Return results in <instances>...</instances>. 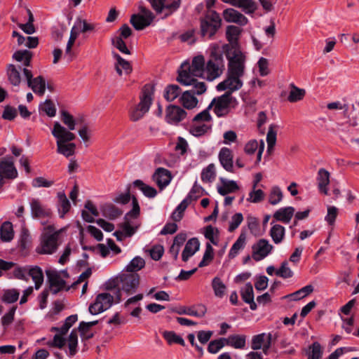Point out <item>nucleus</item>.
Wrapping results in <instances>:
<instances>
[{"label": "nucleus", "instance_id": "nucleus-1", "mask_svg": "<svg viewBox=\"0 0 359 359\" xmlns=\"http://www.w3.org/2000/svg\"><path fill=\"white\" fill-rule=\"evenodd\" d=\"M222 55L224 54L229 61L228 72L226 79L217 86L218 91L231 89L238 90L243 86L241 78L244 74L245 56L238 48L230 46L229 44L222 46Z\"/></svg>", "mask_w": 359, "mask_h": 359}, {"label": "nucleus", "instance_id": "nucleus-2", "mask_svg": "<svg viewBox=\"0 0 359 359\" xmlns=\"http://www.w3.org/2000/svg\"><path fill=\"white\" fill-rule=\"evenodd\" d=\"M205 59L203 55L194 57L191 65L183 62L178 70L177 81L183 86H187L195 81V76H203L205 72Z\"/></svg>", "mask_w": 359, "mask_h": 359}, {"label": "nucleus", "instance_id": "nucleus-3", "mask_svg": "<svg viewBox=\"0 0 359 359\" xmlns=\"http://www.w3.org/2000/svg\"><path fill=\"white\" fill-rule=\"evenodd\" d=\"M52 135L57 139V151L69 157L74 154L76 144L69 143L76 138V135L58 122H55Z\"/></svg>", "mask_w": 359, "mask_h": 359}, {"label": "nucleus", "instance_id": "nucleus-4", "mask_svg": "<svg viewBox=\"0 0 359 359\" xmlns=\"http://www.w3.org/2000/svg\"><path fill=\"white\" fill-rule=\"evenodd\" d=\"M62 231L63 229L56 230L53 224H48L44 227V231L40 238V245L36 249L37 253L52 255L55 252L60 244L59 238Z\"/></svg>", "mask_w": 359, "mask_h": 359}, {"label": "nucleus", "instance_id": "nucleus-5", "mask_svg": "<svg viewBox=\"0 0 359 359\" xmlns=\"http://www.w3.org/2000/svg\"><path fill=\"white\" fill-rule=\"evenodd\" d=\"M154 93V85L147 83L144 86L142 90V95L140 96V102L130 113V118L132 121H137L140 120L149 110L153 100Z\"/></svg>", "mask_w": 359, "mask_h": 359}, {"label": "nucleus", "instance_id": "nucleus-6", "mask_svg": "<svg viewBox=\"0 0 359 359\" xmlns=\"http://www.w3.org/2000/svg\"><path fill=\"white\" fill-rule=\"evenodd\" d=\"M201 33L203 37L211 39L222 25V19L215 11H210L200 19Z\"/></svg>", "mask_w": 359, "mask_h": 359}, {"label": "nucleus", "instance_id": "nucleus-7", "mask_svg": "<svg viewBox=\"0 0 359 359\" xmlns=\"http://www.w3.org/2000/svg\"><path fill=\"white\" fill-rule=\"evenodd\" d=\"M224 67V60L222 50L216 49L212 50L205 66V72L207 73L206 79L208 81H213L219 77L223 73Z\"/></svg>", "mask_w": 359, "mask_h": 359}, {"label": "nucleus", "instance_id": "nucleus-8", "mask_svg": "<svg viewBox=\"0 0 359 359\" xmlns=\"http://www.w3.org/2000/svg\"><path fill=\"white\" fill-rule=\"evenodd\" d=\"M227 90L222 95L214 97L209 104V109H212L216 116L219 118L226 116L231 111L230 104L233 100L231 94L235 90Z\"/></svg>", "mask_w": 359, "mask_h": 359}, {"label": "nucleus", "instance_id": "nucleus-9", "mask_svg": "<svg viewBox=\"0 0 359 359\" xmlns=\"http://www.w3.org/2000/svg\"><path fill=\"white\" fill-rule=\"evenodd\" d=\"M114 302V296L103 292L97 295L93 303L90 304L88 311L92 315H97L109 309Z\"/></svg>", "mask_w": 359, "mask_h": 359}, {"label": "nucleus", "instance_id": "nucleus-10", "mask_svg": "<svg viewBox=\"0 0 359 359\" xmlns=\"http://www.w3.org/2000/svg\"><path fill=\"white\" fill-rule=\"evenodd\" d=\"M47 283L48 287L47 289L53 294H56L62 290L68 291L70 287H66V281L63 280L60 275L55 271H46Z\"/></svg>", "mask_w": 359, "mask_h": 359}, {"label": "nucleus", "instance_id": "nucleus-11", "mask_svg": "<svg viewBox=\"0 0 359 359\" xmlns=\"http://www.w3.org/2000/svg\"><path fill=\"white\" fill-rule=\"evenodd\" d=\"M119 288L128 294L135 292L139 284L140 276L137 273H123L119 276Z\"/></svg>", "mask_w": 359, "mask_h": 359}, {"label": "nucleus", "instance_id": "nucleus-12", "mask_svg": "<svg viewBox=\"0 0 359 359\" xmlns=\"http://www.w3.org/2000/svg\"><path fill=\"white\" fill-rule=\"evenodd\" d=\"M18 176V172L14 165L12 156H8L0 161V177L6 182V180H14Z\"/></svg>", "mask_w": 359, "mask_h": 359}, {"label": "nucleus", "instance_id": "nucleus-13", "mask_svg": "<svg viewBox=\"0 0 359 359\" xmlns=\"http://www.w3.org/2000/svg\"><path fill=\"white\" fill-rule=\"evenodd\" d=\"M273 246L264 239H259L252 246V258L259 262L267 257L273 250Z\"/></svg>", "mask_w": 359, "mask_h": 359}, {"label": "nucleus", "instance_id": "nucleus-14", "mask_svg": "<svg viewBox=\"0 0 359 359\" xmlns=\"http://www.w3.org/2000/svg\"><path fill=\"white\" fill-rule=\"evenodd\" d=\"M31 214L34 219H49L52 216V211L46 205H43L37 198L30 201Z\"/></svg>", "mask_w": 359, "mask_h": 359}, {"label": "nucleus", "instance_id": "nucleus-15", "mask_svg": "<svg viewBox=\"0 0 359 359\" xmlns=\"http://www.w3.org/2000/svg\"><path fill=\"white\" fill-rule=\"evenodd\" d=\"M187 116L185 110L177 105H170L166 109L165 119L168 123L177 124Z\"/></svg>", "mask_w": 359, "mask_h": 359}, {"label": "nucleus", "instance_id": "nucleus-16", "mask_svg": "<svg viewBox=\"0 0 359 359\" xmlns=\"http://www.w3.org/2000/svg\"><path fill=\"white\" fill-rule=\"evenodd\" d=\"M152 177L159 189H163L170 184L172 175L168 170L164 168H158L156 170Z\"/></svg>", "mask_w": 359, "mask_h": 359}, {"label": "nucleus", "instance_id": "nucleus-17", "mask_svg": "<svg viewBox=\"0 0 359 359\" xmlns=\"http://www.w3.org/2000/svg\"><path fill=\"white\" fill-rule=\"evenodd\" d=\"M219 161L222 166L228 172H233V155L232 151L227 147H223L220 149L218 155Z\"/></svg>", "mask_w": 359, "mask_h": 359}, {"label": "nucleus", "instance_id": "nucleus-18", "mask_svg": "<svg viewBox=\"0 0 359 359\" xmlns=\"http://www.w3.org/2000/svg\"><path fill=\"white\" fill-rule=\"evenodd\" d=\"M200 248V242L197 238L189 239L184 247L182 253V259L183 262H187Z\"/></svg>", "mask_w": 359, "mask_h": 359}, {"label": "nucleus", "instance_id": "nucleus-19", "mask_svg": "<svg viewBox=\"0 0 359 359\" xmlns=\"http://www.w3.org/2000/svg\"><path fill=\"white\" fill-rule=\"evenodd\" d=\"M219 180L222 183V186H217V191L222 196L234 193L239 189L237 183L233 180H228L223 177H220Z\"/></svg>", "mask_w": 359, "mask_h": 359}, {"label": "nucleus", "instance_id": "nucleus-20", "mask_svg": "<svg viewBox=\"0 0 359 359\" xmlns=\"http://www.w3.org/2000/svg\"><path fill=\"white\" fill-rule=\"evenodd\" d=\"M246 336L244 334H231L224 338L226 346H230L236 349H243L246 345Z\"/></svg>", "mask_w": 359, "mask_h": 359}, {"label": "nucleus", "instance_id": "nucleus-21", "mask_svg": "<svg viewBox=\"0 0 359 359\" xmlns=\"http://www.w3.org/2000/svg\"><path fill=\"white\" fill-rule=\"evenodd\" d=\"M172 311L179 315H189L201 318L205 316L206 308L203 305H199L196 310H194L192 307H180L179 309H173Z\"/></svg>", "mask_w": 359, "mask_h": 359}, {"label": "nucleus", "instance_id": "nucleus-22", "mask_svg": "<svg viewBox=\"0 0 359 359\" xmlns=\"http://www.w3.org/2000/svg\"><path fill=\"white\" fill-rule=\"evenodd\" d=\"M294 208L291 206L281 208L275 212L273 218L277 221L288 224L294 215Z\"/></svg>", "mask_w": 359, "mask_h": 359}, {"label": "nucleus", "instance_id": "nucleus-23", "mask_svg": "<svg viewBox=\"0 0 359 359\" xmlns=\"http://www.w3.org/2000/svg\"><path fill=\"white\" fill-rule=\"evenodd\" d=\"M241 29L240 27L234 25H229L226 27V39L229 42V46L231 47L238 48V36L240 35Z\"/></svg>", "mask_w": 359, "mask_h": 359}, {"label": "nucleus", "instance_id": "nucleus-24", "mask_svg": "<svg viewBox=\"0 0 359 359\" xmlns=\"http://www.w3.org/2000/svg\"><path fill=\"white\" fill-rule=\"evenodd\" d=\"M102 215L114 220L123 214V211L113 204H105L101 208Z\"/></svg>", "mask_w": 359, "mask_h": 359}, {"label": "nucleus", "instance_id": "nucleus-25", "mask_svg": "<svg viewBox=\"0 0 359 359\" xmlns=\"http://www.w3.org/2000/svg\"><path fill=\"white\" fill-rule=\"evenodd\" d=\"M152 21L140 14H133L130 18V22L136 30H142L149 26Z\"/></svg>", "mask_w": 359, "mask_h": 359}, {"label": "nucleus", "instance_id": "nucleus-26", "mask_svg": "<svg viewBox=\"0 0 359 359\" xmlns=\"http://www.w3.org/2000/svg\"><path fill=\"white\" fill-rule=\"evenodd\" d=\"M180 102L184 108L192 109L196 107L198 101L193 93L190 90H186L182 93Z\"/></svg>", "mask_w": 359, "mask_h": 359}, {"label": "nucleus", "instance_id": "nucleus-27", "mask_svg": "<svg viewBox=\"0 0 359 359\" xmlns=\"http://www.w3.org/2000/svg\"><path fill=\"white\" fill-rule=\"evenodd\" d=\"M58 204L57 209L60 217L63 218L65 215L69 212L71 205L70 202L67 198L64 192H59L57 194Z\"/></svg>", "mask_w": 359, "mask_h": 359}, {"label": "nucleus", "instance_id": "nucleus-28", "mask_svg": "<svg viewBox=\"0 0 359 359\" xmlns=\"http://www.w3.org/2000/svg\"><path fill=\"white\" fill-rule=\"evenodd\" d=\"M318 188L320 192L323 193L325 195H327V189H326V186L330 182V173L328 171L323 168H320L318 172Z\"/></svg>", "mask_w": 359, "mask_h": 359}, {"label": "nucleus", "instance_id": "nucleus-29", "mask_svg": "<svg viewBox=\"0 0 359 359\" xmlns=\"http://www.w3.org/2000/svg\"><path fill=\"white\" fill-rule=\"evenodd\" d=\"M133 186L139 189L143 194L148 198H154L157 195V191L155 188L149 186L140 180H136L133 183Z\"/></svg>", "mask_w": 359, "mask_h": 359}, {"label": "nucleus", "instance_id": "nucleus-30", "mask_svg": "<svg viewBox=\"0 0 359 359\" xmlns=\"http://www.w3.org/2000/svg\"><path fill=\"white\" fill-rule=\"evenodd\" d=\"M285 227L280 224L273 225L269 231V234L275 244H280L285 237Z\"/></svg>", "mask_w": 359, "mask_h": 359}, {"label": "nucleus", "instance_id": "nucleus-31", "mask_svg": "<svg viewBox=\"0 0 359 359\" xmlns=\"http://www.w3.org/2000/svg\"><path fill=\"white\" fill-rule=\"evenodd\" d=\"M31 86H28L34 93L38 94L39 95H43L45 93L46 85V81L42 76H39L36 78H34L32 81Z\"/></svg>", "mask_w": 359, "mask_h": 359}, {"label": "nucleus", "instance_id": "nucleus-32", "mask_svg": "<svg viewBox=\"0 0 359 359\" xmlns=\"http://www.w3.org/2000/svg\"><path fill=\"white\" fill-rule=\"evenodd\" d=\"M245 234L244 233H241L238 239L233 244L229 252L228 256L229 259L235 258L238 255L239 250L244 248L245 244Z\"/></svg>", "mask_w": 359, "mask_h": 359}, {"label": "nucleus", "instance_id": "nucleus-33", "mask_svg": "<svg viewBox=\"0 0 359 359\" xmlns=\"http://www.w3.org/2000/svg\"><path fill=\"white\" fill-rule=\"evenodd\" d=\"M13 225L10 222H5L0 229V238L3 241L9 242L13 238Z\"/></svg>", "mask_w": 359, "mask_h": 359}, {"label": "nucleus", "instance_id": "nucleus-34", "mask_svg": "<svg viewBox=\"0 0 359 359\" xmlns=\"http://www.w3.org/2000/svg\"><path fill=\"white\" fill-rule=\"evenodd\" d=\"M32 53L27 50H20L15 51L13 55V58L18 62L23 61V65L25 67L31 66Z\"/></svg>", "mask_w": 359, "mask_h": 359}, {"label": "nucleus", "instance_id": "nucleus-35", "mask_svg": "<svg viewBox=\"0 0 359 359\" xmlns=\"http://www.w3.org/2000/svg\"><path fill=\"white\" fill-rule=\"evenodd\" d=\"M114 57L116 59V70L117 73L121 76L122 75V70L125 71L126 74H128L132 71V67L129 62L121 57L118 53L114 54Z\"/></svg>", "mask_w": 359, "mask_h": 359}, {"label": "nucleus", "instance_id": "nucleus-36", "mask_svg": "<svg viewBox=\"0 0 359 359\" xmlns=\"http://www.w3.org/2000/svg\"><path fill=\"white\" fill-rule=\"evenodd\" d=\"M182 93L180 87L176 84L168 85L164 91V97L168 102L175 100Z\"/></svg>", "mask_w": 359, "mask_h": 359}, {"label": "nucleus", "instance_id": "nucleus-37", "mask_svg": "<svg viewBox=\"0 0 359 359\" xmlns=\"http://www.w3.org/2000/svg\"><path fill=\"white\" fill-rule=\"evenodd\" d=\"M313 291V287L311 285H307L300 290L290 294L288 295L285 296L283 298H290L294 301H297L302 299V298L306 297L310 293Z\"/></svg>", "mask_w": 359, "mask_h": 359}, {"label": "nucleus", "instance_id": "nucleus-38", "mask_svg": "<svg viewBox=\"0 0 359 359\" xmlns=\"http://www.w3.org/2000/svg\"><path fill=\"white\" fill-rule=\"evenodd\" d=\"M28 274L32 277L35 283V288L39 289L43 281V274L41 269L39 266H35L30 269Z\"/></svg>", "mask_w": 359, "mask_h": 359}, {"label": "nucleus", "instance_id": "nucleus-39", "mask_svg": "<svg viewBox=\"0 0 359 359\" xmlns=\"http://www.w3.org/2000/svg\"><path fill=\"white\" fill-rule=\"evenodd\" d=\"M201 180L205 182H212L216 177L215 166L213 163L209 164L201 172Z\"/></svg>", "mask_w": 359, "mask_h": 359}, {"label": "nucleus", "instance_id": "nucleus-40", "mask_svg": "<svg viewBox=\"0 0 359 359\" xmlns=\"http://www.w3.org/2000/svg\"><path fill=\"white\" fill-rule=\"evenodd\" d=\"M290 86L291 88V91L287 97V100L290 102H296L302 100L305 95V90L295 86L294 83H291Z\"/></svg>", "mask_w": 359, "mask_h": 359}, {"label": "nucleus", "instance_id": "nucleus-41", "mask_svg": "<svg viewBox=\"0 0 359 359\" xmlns=\"http://www.w3.org/2000/svg\"><path fill=\"white\" fill-rule=\"evenodd\" d=\"M323 355V349L318 342L315 341L309 346V351L307 353L308 359H321Z\"/></svg>", "mask_w": 359, "mask_h": 359}, {"label": "nucleus", "instance_id": "nucleus-42", "mask_svg": "<svg viewBox=\"0 0 359 359\" xmlns=\"http://www.w3.org/2000/svg\"><path fill=\"white\" fill-rule=\"evenodd\" d=\"M8 76L10 83L14 86H18L21 82L20 72L15 65H9L8 67Z\"/></svg>", "mask_w": 359, "mask_h": 359}, {"label": "nucleus", "instance_id": "nucleus-43", "mask_svg": "<svg viewBox=\"0 0 359 359\" xmlns=\"http://www.w3.org/2000/svg\"><path fill=\"white\" fill-rule=\"evenodd\" d=\"M145 266V262L141 257L137 256L134 257L126 266L128 272L134 273L141 270Z\"/></svg>", "mask_w": 359, "mask_h": 359}, {"label": "nucleus", "instance_id": "nucleus-44", "mask_svg": "<svg viewBox=\"0 0 359 359\" xmlns=\"http://www.w3.org/2000/svg\"><path fill=\"white\" fill-rule=\"evenodd\" d=\"M235 6L242 8L247 14L253 13L257 9L256 4L252 0H238Z\"/></svg>", "mask_w": 359, "mask_h": 359}, {"label": "nucleus", "instance_id": "nucleus-45", "mask_svg": "<svg viewBox=\"0 0 359 359\" xmlns=\"http://www.w3.org/2000/svg\"><path fill=\"white\" fill-rule=\"evenodd\" d=\"M204 194H208L205 190L196 181L187 197L191 201H196Z\"/></svg>", "mask_w": 359, "mask_h": 359}, {"label": "nucleus", "instance_id": "nucleus-46", "mask_svg": "<svg viewBox=\"0 0 359 359\" xmlns=\"http://www.w3.org/2000/svg\"><path fill=\"white\" fill-rule=\"evenodd\" d=\"M212 287L216 297L219 298L223 297L226 287L219 278L215 277L212 279Z\"/></svg>", "mask_w": 359, "mask_h": 359}, {"label": "nucleus", "instance_id": "nucleus-47", "mask_svg": "<svg viewBox=\"0 0 359 359\" xmlns=\"http://www.w3.org/2000/svg\"><path fill=\"white\" fill-rule=\"evenodd\" d=\"M121 229V232L125 237H131L133 236L139 228V225H132L130 220H124V222L119 224Z\"/></svg>", "mask_w": 359, "mask_h": 359}, {"label": "nucleus", "instance_id": "nucleus-48", "mask_svg": "<svg viewBox=\"0 0 359 359\" xmlns=\"http://www.w3.org/2000/svg\"><path fill=\"white\" fill-rule=\"evenodd\" d=\"M77 346H78V334L77 330L74 329L71 332L69 337H68V346L69 349V355L70 356H74L77 351Z\"/></svg>", "mask_w": 359, "mask_h": 359}, {"label": "nucleus", "instance_id": "nucleus-49", "mask_svg": "<svg viewBox=\"0 0 359 359\" xmlns=\"http://www.w3.org/2000/svg\"><path fill=\"white\" fill-rule=\"evenodd\" d=\"M210 128L205 123L192 122V125L191 126L189 130L193 135L200 137L207 133Z\"/></svg>", "mask_w": 359, "mask_h": 359}, {"label": "nucleus", "instance_id": "nucleus-50", "mask_svg": "<svg viewBox=\"0 0 359 359\" xmlns=\"http://www.w3.org/2000/svg\"><path fill=\"white\" fill-rule=\"evenodd\" d=\"M78 34H79V32L73 26L71 29V32H70V36H69V41L67 42L66 50H65V55L69 56V60H71L72 58V48L75 43V41L78 36Z\"/></svg>", "mask_w": 359, "mask_h": 359}, {"label": "nucleus", "instance_id": "nucleus-51", "mask_svg": "<svg viewBox=\"0 0 359 359\" xmlns=\"http://www.w3.org/2000/svg\"><path fill=\"white\" fill-rule=\"evenodd\" d=\"M283 196L280 189L278 187H273L271 190L269 201L273 205H277L282 201Z\"/></svg>", "mask_w": 359, "mask_h": 359}, {"label": "nucleus", "instance_id": "nucleus-52", "mask_svg": "<svg viewBox=\"0 0 359 359\" xmlns=\"http://www.w3.org/2000/svg\"><path fill=\"white\" fill-rule=\"evenodd\" d=\"M20 295V292L16 289H9L4 291V295L2 297V301L11 304L16 302Z\"/></svg>", "mask_w": 359, "mask_h": 359}, {"label": "nucleus", "instance_id": "nucleus-53", "mask_svg": "<svg viewBox=\"0 0 359 359\" xmlns=\"http://www.w3.org/2000/svg\"><path fill=\"white\" fill-rule=\"evenodd\" d=\"M276 126L271 124L269 126V131L266 135V142L268 144L267 151H270L273 149L276 142V131L274 130Z\"/></svg>", "mask_w": 359, "mask_h": 359}, {"label": "nucleus", "instance_id": "nucleus-54", "mask_svg": "<svg viewBox=\"0 0 359 359\" xmlns=\"http://www.w3.org/2000/svg\"><path fill=\"white\" fill-rule=\"evenodd\" d=\"M163 337L170 344L175 343L182 346H185L184 340L180 336L177 335L174 332L165 331L163 332Z\"/></svg>", "mask_w": 359, "mask_h": 359}, {"label": "nucleus", "instance_id": "nucleus-55", "mask_svg": "<svg viewBox=\"0 0 359 359\" xmlns=\"http://www.w3.org/2000/svg\"><path fill=\"white\" fill-rule=\"evenodd\" d=\"M61 120L65 125H66L69 130L75 129L76 121L72 115L65 110L61 111Z\"/></svg>", "mask_w": 359, "mask_h": 359}, {"label": "nucleus", "instance_id": "nucleus-56", "mask_svg": "<svg viewBox=\"0 0 359 359\" xmlns=\"http://www.w3.org/2000/svg\"><path fill=\"white\" fill-rule=\"evenodd\" d=\"M74 27L76 29L78 32H81L82 33L91 32L94 29V25L90 23H88V22L86 20H81L80 18H78Z\"/></svg>", "mask_w": 359, "mask_h": 359}, {"label": "nucleus", "instance_id": "nucleus-57", "mask_svg": "<svg viewBox=\"0 0 359 359\" xmlns=\"http://www.w3.org/2000/svg\"><path fill=\"white\" fill-rule=\"evenodd\" d=\"M276 275L283 278H289L293 276L294 273L288 266L287 262L285 261L281 264L280 267L276 270Z\"/></svg>", "mask_w": 359, "mask_h": 359}, {"label": "nucleus", "instance_id": "nucleus-58", "mask_svg": "<svg viewBox=\"0 0 359 359\" xmlns=\"http://www.w3.org/2000/svg\"><path fill=\"white\" fill-rule=\"evenodd\" d=\"M242 299L246 303L254 299V292L252 285L250 283L245 284V287L241 290Z\"/></svg>", "mask_w": 359, "mask_h": 359}, {"label": "nucleus", "instance_id": "nucleus-59", "mask_svg": "<svg viewBox=\"0 0 359 359\" xmlns=\"http://www.w3.org/2000/svg\"><path fill=\"white\" fill-rule=\"evenodd\" d=\"M224 339V338H219L218 339L211 341L208 344V351L213 354L217 353L224 346H226V343Z\"/></svg>", "mask_w": 359, "mask_h": 359}, {"label": "nucleus", "instance_id": "nucleus-60", "mask_svg": "<svg viewBox=\"0 0 359 359\" xmlns=\"http://www.w3.org/2000/svg\"><path fill=\"white\" fill-rule=\"evenodd\" d=\"M78 316L76 314L71 315L68 316L65 320L64 324L60 327V334L61 335H65L70 327L77 321Z\"/></svg>", "mask_w": 359, "mask_h": 359}, {"label": "nucleus", "instance_id": "nucleus-61", "mask_svg": "<svg viewBox=\"0 0 359 359\" xmlns=\"http://www.w3.org/2000/svg\"><path fill=\"white\" fill-rule=\"evenodd\" d=\"M40 109L43 111L50 117H53L56 114L55 104L50 100H46L41 104Z\"/></svg>", "mask_w": 359, "mask_h": 359}, {"label": "nucleus", "instance_id": "nucleus-62", "mask_svg": "<svg viewBox=\"0 0 359 359\" xmlns=\"http://www.w3.org/2000/svg\"><path fill=\"white\" fill-rule=\"evenodd\" d=\"M210 109H209L208 106L205 109L196 114L192 119V122L201 123L212 121V116L210 114Z\"/></svg>", "mask_w": 359, "mask_h": 359}, {"label": "nucleus", "instance_id": "nucleus-63", "mask_svg": "<svg viewBox=\"0 0 359 359\" xmlns=\"http://www.w3.org/2000/svg\"><path fill=\"white\" fill-rule=\"evenodd\" d=\"M266 334L262 333L252 337L251 348L252 350H259L262 348V344L265 341Z\"/></svg>", "mask_w": 359, "mask_h": 359}, {"label": "nucleus", "instance_id": "nucleus-64", "mask_svg": "<svg viewBox=\"0 0 359 359\" xmlns=\"http://www.w3.org/2000/svg\"><path fill=\"white\" fill-rule=\"evenodd\" d=\"M264 193L261 189H256L252 188V191L249 194L250 198H248L252 203H257L262 201L264 198Z\"/></svg>", "mask_w": 359, "mask_h": 359}]
</instances>
